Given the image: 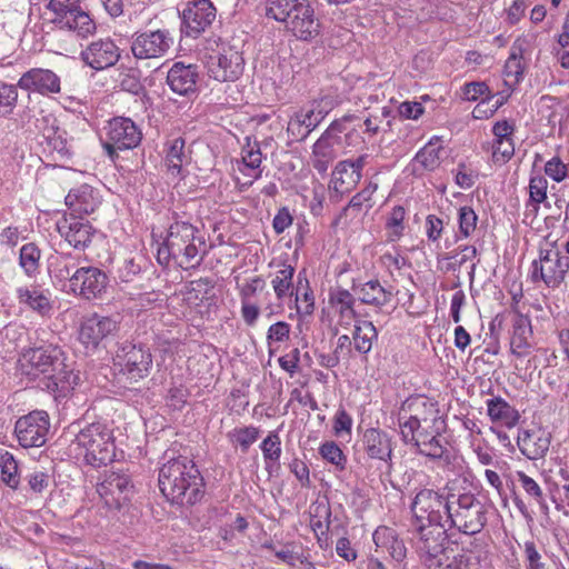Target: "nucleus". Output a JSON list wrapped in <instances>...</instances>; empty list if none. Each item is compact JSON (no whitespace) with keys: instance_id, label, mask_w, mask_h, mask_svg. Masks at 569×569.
I'll return each instance as SVG.
<instances>
[{"instance_id":"obj_51","label":"nucleus","mask_w":569,"mask_h":569,"mask_svg":"<svg viewBox=\"0 0 569 569\" xmlns=\"http://www.w3.org/2000/svg\"><path fill=\"white\" fill-rule=\"evenodd\" d=\"M259 430L256 427H243L236 428L228 433V437L232 442L238 443L241 447L242 452H247L250 446L257 441Z\"/></svg>"},{"instance_id":"obj_13","label":"nucleus","mask_w":569,"mask_h":569,"mask_svg":"<svg viewBox=\"0 0 569 569\" xmlns=\"http://www.w3.org/2000/svg\"><path fill=\"white\" fill-rule=\"evenodd\" d=\"M109 286L108 274L97 267H81L73 271L71 291L83 299L102 298Z\"/></svg>"},{"instance_id":"obj_19","label":"nucleus","mask_w":569,"mask_h":569,"mask_svg":"<svg viewBox=\"0 0 569 569\" xmlns=\"http://www.w3.org/2000/svg\"><path fill=\"white\" fill-rule=\"evenodd\" d=\"M97 491L106 499L107 503L121 508L130 501L134 492V486L129 475L111 471L98 483Z\"/></svg>"},{"instance_id":"obj_40","label":"nucleus","mask_w":569,"mask_h":569,"mask_svg":"<svg viewBox=\"0 0 569 569\" xmlns=\"http://www.w3.org/2000/svg\"><path fill=\"white\" fill-rule=\"evenodd\" d=\"M41 251L34 242H28L20 248L19 266L27 276L33 277L39 272Z\"/></svg>"},{"instance_id":"obj_39","label":"nucleus","mask_w":569,"mask_h":569,"mask_svg":"<svg viewBox=\"0 0 569 569\" xmlns=\"http://www.w3.org/2000/svg\"><path fill=\"white\" fill-rule=\"evenodd\" d=\"M407 413H401L399 411V428L401 439L406 445H410L413 448H420V438L426 437L425 431H419L421 423L418 420H415L410 416H406Z\"/></svg>"},{"instance_id":"obj_50","label":"nucleus","mask_w":569,"mask_h":569,"mask_svg":"<svg viewBox=\"0 0 569 569\" xmlns=\"http://www.w3.org/2000/svg\"><path fill=\"white\" fill-rule=\"evenodd\" d=\"M17 87L0 81V118L12 113L17 106Z\"/></svg>"},{"instance_id":"obj_4","label":"nucleus","mask_w":569,"mask_h":569,"mask_svg":"<svg viewBox=\"0 0 569 569\" xmlns=\"http://www.w3.org/2000/svg\"><path fill=\"white\" fill-rule=\"evenodd\" d=\"M446 520L449 528L470 537L479 533L487 523V508L471 492H447Z\"/></svg>"},{"instance_id":"obj_16","label":"nucleus","mask_w":569,"mask_h":569,"mask_svg":"<svg viewBox=\"0 0 569 569\" xmlns=\"http://www.w3.org/2000/svg\"><path fill=\"white\" fill-rule=\"evenodd\" d=\"M447 492H439L432 489H421L417 492L410 506L412 511L411 520L422 522L442 521V512H446Z\"/></svg>"},{"instance_id":"obj_52","label":"nucleus","mask_w":569,"mask_h":569,"mask_svg":"<svg viewBox=\"0 0 569 569\" xmlns=\"http://www.w3.org/2000/svg\"><path fill=\"white\" fill-rule=\"evenodd\" d=\"M465 98L469 101H476L480 97H486V100H482L477 107L476 111H480V108L483 104H488L490 100L496 98L490 93L489 87L485 82H469L463 87Z\"/></svg>"},{"instance_id":"obj_29","label":"nucleus","mask_w":569,"mask_h":569,"mask_svg":"<svg viewBox=\"0 0 569 569\" xmlns=\"http://www.w3.org/2000/svg\"><path fill=\"white\" fill-rule=\"evenodd\" d=\"M363 449L369 458L388 461L392 456L391 437L379 428H368L362 437Z\"/></svg>"},{"instance_id":"obj_22","label":"nucleus","mask_w":569,"mask_h":569,"mask_svg":"<svg viewBox=\"0 0 569 569\" xmlns=\"http://www.w3.org/2000/svg\"><path fill=\"white\" fill-rule=\"evenodd\" d=\"M57 228L61 237L77 250L88 248L97 232L88 220L73 214L70 218L64 217L57 223Z\"/></svg>"},{"instance_id":"obj_3","label":"nucleus","mask_w":569,"mask_h":569,"mask_svg":"<svg viewBox=\"0 0 569 569\" xmlns=\"http://www.w3.org/2000/svg\"><path fill=\"white\" fill-rule=\"evenodd\" d=\"M77 456L87 465L100 468L114 461L116 445L112 430L103 422L96 421L80 428L70 443Z\"/></svg>"},{"instance_id":"obj_9","label":"nucleus","mask_w":569,"mask_h":569,"mask_svg":"<svg viewBox=\"0 0 569 569\" xmlns=\"http://www.w3.org/2000/svg\"><path fill=\"white\" fill-rule=\"evenodd\" d=\"M106 137L102 147L114 160L118 158V151L131 150L140 144L142 131L130 118L114 117L106 127Z\"/></svg>"},{"instance_id":"obj_31","label":"nucleus","mask_w":569,"mask_h":569,"mask_svg":"<svg viewBox=\"0 0 569 569\" xmlns=\"http://www.w3.org/2000/svg\"><path fill=\"white\" fill-rule=\"evenodd\" d=\"M373 542L378 548L386 549L391 558L402 562L407 556V548L402 539H399L395 529L380 526L372 535Z\"/></svg>"},{"instance_id":"obj_34","label":"nucleus","mask_w":569,"mask_h":569,"mask_svg":"<svg viewBox=\"0 0 569 569\" xmlns=\"http://www.w3.org/2000/svg\"><path fill=\"white\" fill-rule=\"evenodd\" d=\"M60 28L73 30L80 37H88L96 31V23L90 16L84 12L80 6L76 7V11L63 13L53 20Z\"/></svg>"},{"instance_id":"obj_58","label":"nucleus","mask_w":569,"mask_h":569,"mask_svg":"<svg viewBox=\"0 0 569 569\" xmlns=\"http://www.w3.org/2000/svg\"><path fill=\"white\" fill-rule=\"evenodd\" d=\"M77 264L74 261H72L70 254H61L56 262V277L59 280H68L69 281V288L71 289V279L73 271L77 269Z\"/></svg>"},{"instance_id":"obj_33","label":"nucleus","mask_w":569,"mask_h":569,"mask_svg":"<svg viewBox=\"0 0 569 569\" xmlns=\"http://www.w3.org/2000/svg\"><path fill=\"white\" fill-rule=\"evenodd\" d=\"M351 289L359 296L362 303L379 308L388 305L392 298V292L382 287L377 279L369 280L360 286H357L353 281Z\"/></svg>"},{"instance_id":"obj_55","label":"nucleus","mask_w":569,"mask_h":569,"mask_svg":"<svg viewBox=\"0 0 569 569\" xmlns=\"http://www.w3.org/2000/svg\"><path fill=\"white\" fill-rule=\"evenodd\" d=\"M246 144L242 147L241 156L246 168L256 170L260 168L262 153L257 141L251 142V138H246Z\"/></svg>"},{"instance_id":"obj_53","label":"nucleus","mask_w":569,"mask_h":569,"mask_svg":"<svg viewBox=\"0 0 569 569\" xmlns=\"http://www.w3.org/2000/svg\"><path fill=\"white\" fill-rule=\"evenodd\" d=\"M522 53L521 49L512 48V51L505 63L503 74L507 78H513L515 83H519L523 78V64L521 62Z\"/></svg>"},{"instance_id":"obj_24","label":"nucleus","mask_w":569,"mask_h":569,"mask_svg":"<svg viewBox=\"0 0 569 569\" xmlns=\"http://www.w3.org/2000/svg\"><path fill=\"white\" fill-rule=\"evenodd\" d=\"M18 86L28 91L41 94L60 92V78L49 69L33 68L24 72Z\"/></svg>"},{"instance_id":"obj_61","label":"nucleus","mask_w":569,"mask_h":569,"mask_svg":"<svg viewBox=\"0 0 569 569\" xmlns=\"http://www.w3.org/2000/svg\"><path fill=\"white\" fill-rule=\"evenodd\" d=\"M26 480L34 493H42L49 487L50 476L43 470L36 469L26 476Z\"/></svg>"},{"instance_id":"obj_7","label":"nucleus","mask_w":569,"mask_h":569,"mask_svg":"<svg viewBox=\"0 0 569 569\" xmlns=\"http://www.w3.org/2000/svg\"><path fill=\"white\" fill-rule=\"evenodd\" d=\"M409 531L412 535L416 551L427 567L428 563L439 559L438 557L446 551L445 543L450 539L446 530V523L442 521L422 522V520H411Z\"/></svg>"},{"instance_id":"obj_27","label":"nucleus","mask_w":569,"mask_h":569,"mask_svg":"<svg viewBox=\"0 0 569 569\" xmlns=\"http://www.w3.org/2000/svg\"><path fill=\"white\" fill-rule=\"evenodd\" d=\"M66 204L72 211L71 214H90L101 204V199L96 189L84 183L68 192Z\"/></svg>"},{"instance_id":"obj_49","label":"nucleus","mask_w":569,"mask_h":569,"mask_svg":"<svg viewBox=\"0 0 569 569\" xmlns=\"http://www.w3.org/2000/svg\"><path fill=\"white\" fill-rule=\"evenodd\" d=\"M331 508L329 505H319L316 513L311 517L310 527L315 533L320 532L325 540L328 541V531L330 528Z\"/></svg>"},{"instance_id":"obj_57","label":"nucleus","mask_w":569,"mask_h":569,"mask_svg":"<svg viewBox=\"0 0 569 569\" xmlns=\"http://www.w3.org/2000/svg\"><path fill=\"white\" fill-rule=\"evenodd\" d=\"M547 188L548 181L541 176H532L529 180L528 191H529V200L532 202H542L545 203L548 199L547 197Z\"/></svg>"},{"instance_id":"obj_54","label":"nucleus","mask_w":569,"mask_h":569,"mask_svg":"<svg viewBox=\"0 0 569 569\" xmlns=\"http://www.w3.org/2000/svg\"><path fill=\"white\" fill-rule=\"evenodd\" d=\"M478 216L469 206H463L458 211L459 234L462 238H469L475 231Z\"/></svg>"},{"instance_id":"obj_20","label":"nucleus","mask_w":569,"mask_h":569,"mask_svg":"<svg viewBox=\"0 0 569 569\" xmlns=\"http://www.w3.org/2000/svg\"><path fill=\"white\" fill-rule=\"evenodd\" d=\"M368 154H361L357 159L342 160L337 163L332 171L330 188L343 194L355 188L362 177V169L367 164Z\"/></svg>"},{"instance_id":"obj_56","label":"nucleus","mask_w":569,"mask_h":569,"mask_svg":"<svg viewBox=\"0 0 569 569\" xmlns=\"http://www.w3.org/2000/svg\"><path fill=\"white\" fill-rule=\"evenodd\" d=\"M420 448H416L417 452L433 460L442 459L448 452L446 446L441 442V439L438 436H433L428 440L420 439Z\"/></svg>"},{"instance_id":"obj_62","label":"nucleus","mask_w":569,"mask_h":569,"mask_svg":"<svg viewBox=\"0 0 569 569\" xmlns=\"http://www.w3.org/2000/svg\"><path fill=\"white\" fill-rule=\"evenodd\" d=\"M140 263H137L134 259H127L118 268L117 274L118 279L121 282H132L136 277H138L141 272Z\"/></svg>"},{"instance_id":"obj_1","label":"nucleus","mask_w":569,"mask_h":569,"mask_svg":"<svg viewBox=\"0 0 569 569\" xmlns=\"http://www.w3.org/2000/svg\"><path fill=\"white\" fill-rule=\"evenodd\" d=\"M158 483L166 499L178 506H194L204 496L206 482L194 461L170 458L159 470Z\"/></svg>"},{"instance_id":"obj_11","label":"nucleus","mask_w":569,"mask_h":569,"mask_svg":"<svg viewBox=\"0 0 569 569\" xmlns=\"http://www.w3.org/2000/svg\"><path fill=\"white\" fill-rule=\"evenodd\" d=\"M208 73L217 81H236L244 68L242 52L233 46L222 44L218 52L208 57Z\"/></svg>"},{"instance_id":"obj_64","label":"nucleus","mask_w":569,"mask_h":569,"mask_svg":"<svg viewBox=\"0 0 569 569\" xmlns=\"http://www.w3.org/2000/svg\"><path fill=\"white\" fill-rule=\"evenodd\" d=\"M289 335L290 325L286 321H278L269 327L267 340L269 345L272 342H283L289 339Z\"/></svg>"},{"instance_id":"obj_48","label":"nucleus","mask_w":569,"mask_h":569,"mask_svg":"<svg viewBox=\"0 0 569 569\" xmlns=\"http://www.w3.org/2000/svg\"><path fill=\"white\" fill-rule=\"evenodd\" d=\"M320 456L333 465L337 470L343 471L347 465V457L335 441H326L319 448Z\"/></svg>"},{"instance_id":"obj_18","label":"nucleus","mask_w":569,"mask_h":569,"mask_svg":"<svg viewBox=\"0 0 569 569\" xmlns=\"http://www.w3.org/2000/svg\"><path fill=\"white\" fill-rule=\"evenodd\" d=\"M283 23L300 40L310 41L320 33V22L315 17V10L309 0L298 1Z\"/></svg>"},{"instance_id":"obj_46","label":"nucleus","mask_w":569,"mask_h":569,"mask_svg":"<svg viewBox=\"0 0 569 569\" xmlns=\"http://www.w3.org/2000/svg\"><path fill=\"white\" fill-rule=\"evenodd\" d=\"M184 146L186 141L181 137L174 138L169 142L166 156V161L169 169L180 172L181 167L187 159V154L184 153Z\"/></svg>"},{"instance_id":"obj_21","label":"nucleus","mask_w":569,"mask_h":569,"mask_svg":"<svg viewBox=\"0 0 569 569\" xmlns=\"http://www.w3.org/2000/svg\"><path fill=\"white\" fill-rule=\"evenodd\" d=\"M120 49L110 38L92 41L82 52L83 62L94 70L114 66L120 59Z\"/></svg>"},{"instance_id":"obj_17","label":"nucleus","mask_w":569,"mask_h":569,"mask_svg":"<svg viewBox=\"0 0 569 569\" xmlns=\"http://www.w3.org/2000/svg\"><path fill=\"white\" fill-rule=\"evenodd\" d=\"M119 329V323L111 317L93 315L86 318L79 329V340L87 349L96 350Z\"/></svg>"},{"instance_id":"obj_60","label":"nucleus","mask_w":569,"mask_h":569,"mask_svg":"<svg viewBox=\"0 0 569 569\" xmlns=\"http://www.w3.org/2000/svg\"><path fill=\"white\" fill-rule=\"evenodd\" d=\"M545 173L553 181L561 182L568 176V168L562 160L556 156L546 162Z\"/></svg>"},{"instance_id":"obj_32","label":"nucleus","mask_w":569,"mask_h":569,"mask_svg":"<svg viewBox=\"0 0 569 569\" xmlns=\"http://www.w3.org/2000/svg\"><path fill=\"white\" fill-rule=\"evenodd\" d=\"M400 408L401 413H409L411 418L420 423L436 420L439 412L437 402L421 395L407 398Z\"/></svg>"},{"instance_id":"obj_26","label":"nucleus","mask_w":569,"mask_h":569,"mask_svg":"<svg viewBox=\"0 0 569 569\" xmlns=\"http://www.w3.org/2000/svg\"><path fill=\"white\" fill-rule=\"evenodd\" d=\"M551 443V435L546 431L520 429L517 437V446L520 452L530 460L546 457Z\"/></svg>"},{"instance_id":"obj_44","label":"nucleus","mask_w":569,"mask_h":569,"mask_svg":"<svg viewBox=\"0 0 569 569\" xmlns=\"http://www.w3.org/2000/svg\"><path fill=\"white\" fill-rule=\"evenodd\" d=\"M0 468L7 486L17 489L19 486L18 463L12 453L0 449Z\"/></svg>"},{"instance_id":"obj_6","label":"nucleus","mask_w":569,"mask_h":569,"mask_svg":"<svg viewBox=\"0 0 569 569\" xmlns=\"http://www.w3.org/2000/svg\"><path fill=\"white\" fill-rule=\"evenodd\" d=\"M166 239L171 243V249L179 252L182 260L180 267L197 268L202 262L203 256L198 258L199 250L206 246V239L199 234V230L189 221L180 219L177 212L172 213V222L168 227ZM206 253V251H203Z\"/></svg>"},{"instance_id":"obj_8","label":"nucleus","mask_w":569,"mask_h":569,"mask_svg":"<svg viewBox=\"0 0 569 569\" xmlns=\"http://www.w3.org/2000/svg\"><path fill=\"white\" fill-rule=\"evenodd\" d=\"M568 272V261L562 257V250L557 242H552L550 248H540L539 259L532 262L531 280L543 281L549 288H558Z\"/></svg>"},{"instance_id":"obj_38","label":"nucleus","mask_w":569,"mask_h":569,"mask_svg":"<svg viewBox=\"0 0 569 569\" xmlns=\"http://www.w3.org/2000/svg\"><path fill=\"white\" fill-rule=\"evenodd\" d=\"M260 449L266 461V470L268 471L269 476H272L274 469L280 467L279 460L281 457V440L278 432H269V435L261 442Z\"/></svg>"},{"instance_id":"obj_41","label":"nucleus","mask_w":569,"mask_h":569,"mask_svg":"<svg viewBox=\"0 0 569 569\" xmlns=\"http://www.w3.org/2000/svg\"><path fill=\"white\" fill-rule=\"evenodd\" d=\"M293 276L295 268L286 263L276 272L271 284L279 300H282L289 293V290H291L290 295L293 293Z\"/></svg>"},{"instance_id":"obj_25","label":"nucleus","mask_w":569,"mask_h":569,"mask_svg":"<svg viewBox=\"0 0 569 569\" xmlns=\"http://www.w3.org/2000/svg\"><path fill=\"white\" fill-rule=\"evenodd\" d=\"M42 144L44 150H48L54 161H69L72 158V139L69 138L68 132L56 124V120L50 127H47L42 132Z\"/></svg>"},{"instance_id":"obj_42","label":"nucleus","mask_w":569,"mask_h":569,"mask_svg":"<svg viewBox=\"0 0 569 569\" xmlns=\"http://www.w3.org/2000/svg\"><path fill=\"white\" fill-rule=\"evenodd\" d=\"M329 303L335 308L338 316L356 311L355 296L347 289L336 288L329 291Z\"/></svg>"},{"instance_id":"obj_5","label":"nucleus","mask_w":569,"mask_h":569,"mask_svg":"<svg viewBox=\"0 0 569 569\" xmlns=\"http://www.w3.org/2000/svg\"><path fill=\"white\" fill-rule=\"evenodd\" d=\"M153 357L150 348L138 339L118 342L113 365L118 375L130 382H138L151 372Z\"/></svg>"},{"instance_id":"obj_30","label":"nucleus","mask_w":569,"mask_h":569,"mask_svg":"<svg viewBox=\"0 0 569 569\" xmlns=\"http://www.w3.org/2000/svg\"><path fill=\"white\" fill-rule=\"evenodd\" d=\"M531 336L532 328L530 318L517 311L512 321V336L510 340L512 355L525 357L531 347L529 342Z\"/></svg>"},{"instance_id":"obj_2","label":"nucleus","mask_w":569,"mask_h":569,"mask_svg":"<svg viewBox=\"0 0 569 569\" xmlns=\"http://www.w3.org/2000/svg\"><path fill=\"white\" fill-rule=\"evenodd\" d=\"M23 359L30 365L28 376L44 375L41 388L53 393L54 397H66L72 389L70 378L72 371L64 363L62 349L52 343H43L23 352Z\"/></svg>"},{"instance_id":"obj_23","label":"nucleus","mask_w":569,"mask_h":569,"mask_svg":"<svg viewBox=\"0 0 569 569\" xmlns=\"http://www.w3.org/2000/svg\"><path fill=\"white\" fill-rule=\"evenodd\" d=\"M199 80L198 67L196 64H184L176 62L169 69L167 83L170 89L180 96H189L197 92Z\"/></svg>"},{"instance_id":"obj_15","label":"nucleus","mask_w":569,"mask_h":569,"mask_svg":"<svg viewBox=\"0 0 569 569\" xmlns=\"http://www.w3.org/2000/svg\"><path fill=\"white\" fill-rule=\"evenodd\" d=\"M173 43L167 30H150L132 36L131 51L137 59H154L164 56Z\"/></svg>"},{"instance_id":"obj_12","label":"nucleus","mask_w":569,"mask_h":569,"mask_svg":"<svg viewBox=\"0 0 569 569\" xmlns=\"http://www.w3.org/2000/svg\"><path fill=\"white\" fill-rule=\"evenodd\" d=\"M49 428L48 413L36 410L17 420L14 433L23 448L41 447L47 441Z\"/></svg>"},{"instance_id":"obj_37","label":"nucleus","mask_w":569,"mask_h":569,"mask_svg":"<svg viewBox=\"0 0 569 569\" xmlns=\"http://www.w3.org/2000/svg\"><path fill=\"white\" fill-rule=\"evenodd\" d=\"M378 339V331L371 321H357L352 332L353 346L360 355L371 351L372 342Z\"/></svg>"},{"instance_id":"obj_10","label":"nucleus","mask_w":569,"mask_h":569,"mask_svg":"<svg viewBox=\"0 0 569 569\" xmlns=\"http://www.w3.org/2000/svg\"><path fill=\"white\" fill-rule=\"evenodd\" d=\"M336 104L337 100L332 96H323L313 100L310 110L296 112L290 119L287 128L288 134L296 141H305Z\"/></svg>"},{"instance_id":"obj_36","label":"nucleus","mask_w":569,"mask_h":569,"mask_svg":"<svg viewBox=\"0 0 569 569\" xmlns=\"http://www.w3.org/2000/svg\"><path fill=\"white\" fill-rule=\"evenodd\" d=\"M114 81L121 91L133 96H140L146 91L141 80V71L138 68H129L121 64L117 69Z\"/></svg>"},{"instance_id":"obj_45","label":"nucleus","mask_w":569,"mask_h":569,"mask_svg":"<svg viewBox=\"0 0 569 569\" xmlns=\"http://www.w3.org/2000/svg\"><path fill=\"white\" fill-rule=\"evenodd\" d=\"M342 144L341 136H333L327 131H323L320 138L315 142L312 151L323 154L328 158H337L338 149Z\"/></svg>"},{"instance_id":"obj_28","label":"nucleus","mask_w":569,"mask_h":569,"mask_svg":"<svg viewBox=\"0 0 569 569\" xmlns=\"http://www.w3.org/2000/svg\"><path fill=\"white\" fill-rule=\"evenodd\" d=\"M19 305L24 306L41 317L50 316L52 303L49 290L41 289L40 286L19 287L16 290Z\"/></svg>"},{"instance_id":"obj_14","label":"nucleus","mask_w":569,"mask_h":569,"mask_svg":"<svg viewBox=\"0 0 569 569\" xmlns=\"http://www.w3.org/2000/svg\"><path fill=\"white\" fill-rule=\"evenodd\" d=\"M216 12L210 0L189 2L181 14V33L193 39L198 38L212 24Z\"/></svg>"},{"instance_id":"obj_35","label":"nucleus","mask_w":569,"mask_h":569,"mask_svg":"<svg viewBox=\"0 0 569 569\" xmlns=\"http://www.w3.org/2000/svg\"><path fill=\"white\" fill-rule=\"evenodd\" d=\"M487 413L492 422H500L507 428H513L520 420V413L501 397H493L486 401Z\"/></svg>"},{"instance_id":"obj_43","label":"nucleus","mask_w":569,"mask_h":569,"mask_svg":"<svg viewBox=\"0 0 569 569\" xmlns=\"http://www.w3.org/2000/svg\"><path fill=\"white\" fill-rule=\"evenodd\" d=\"M406 210L402 206H395L386 221L387 240L398 241L403 236Z\"/></svg>"},{"instance_id":"obj_59","label":"nucleus","mask_w":569,"mask_h":569,"mask_svg":"<svg viewBox=\"0 0 569 569\" xmlns=\"http://www.w3.org/2000/svg\"><path fill=\"white\" fill-rule=\"evenodd\" d=\"M412 162L413 166L418 163L422 169L432 171L439 163L438 151L436 149L422 148L416 153Z\"/></svg>"},{"instance_id":"obj_47","label":"nucleus","mask_w":569,"mask_h":569,"mask_svg":"<svg viewBox=\"0 0 569 569\" xmlns=\"http://www.w3.org/2000/svg\"><path fill=\"white\" fill-rule=\"evenodd\" d=\"M478 565V557L471 553H459L455 556L448 563H443L441 559L428 563V569H475Z\"/></svg>"},{"instance_id":"obj_63","label":"nucleus","mask_w":569,"mask_h":569,"mask_svg":"<svg viewBox=\"0 0 569 569\" xmlns=\"http://www.w3.org/2000/svg\"><path fill=\"white\" fill-rule=\"evenodd\" d=\"M526 568L527 569H543L545 563L541 561L537 546L533 541H526L523 546Z\"/></svg>"}]
</instances>
